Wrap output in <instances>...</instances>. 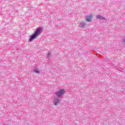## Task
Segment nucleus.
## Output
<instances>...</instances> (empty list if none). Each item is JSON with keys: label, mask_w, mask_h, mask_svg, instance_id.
<instances>
[{"label": "nucleus", "mask_w": 125, "mask_h": 125, "mask_svg": "<svg viewBox=\"0 0 125 125\" xmlns=\"http://www.w3.org/2000/svg\"><path fill=\"white\" fill-rule=\"evenodd\" d=\"M42 33V27H40L37 28L36 30L35 31L34 33L30 36V38L29 40V42H31L35 39H37L40 35H41Z\"/></svg>", "instance_id": "obj_1"}, {"label": "nucleus", "mask_w": 125, "mask_h": 125, "mask_svg": "<svg viewBox=\"0 0 125 125\" xmlns=\"http://www.w3.org/2000/svg\"><path fill=\"white\" fill-rule=\"evenodd\" d=\"M65 94V89H61L59 90L58 92L56 93V95L58 97H61Z\"/></svg>", "instance_id": "obj_2"}, {"label": "nucleus", "mask_w": 125, "mask_h": 125, "mask_svg": "<svg viewBox=\"0 0 125 125\" xmlns=\"http://www.w3.org/2000/svg\"><path fill=\"white\" fill-rule=\"evenodd\" d=\"M93 15L92 14H90L87 15L85 17V20L87 22H91L92 21V18H93Z\"/></svg>", "instance_id": "obj_3"}, {"label": "nucleus", "mask_w": 125, "mask_h": 125, "mask_svg": "<svg viewBox=\"0 0 125 125\" xmlns=\"http://www.w3.org/2000/svg\"><path fill=\"white\" fill-rule=\"evenodd\" d=\"M60 101H61V100H60L59 98H55L53 101V105H54V106L59 105V104H60Z\"/></svg>", "instance_id": "obj_4"}, {"label": "nucleus", "mask_w": 125, "mask_h": 125, "mask_svg": "<svg viewBox=\"0 0 125 125\" xmlns=\"http://www.w3.org/2000/svg\"><path fill=\"white\" fill-rule=\"evenodd\" d=\"M86 26V24H85V22L84 21H81L79 24L80 28H85V27Z\"/></svg>", "instance_id": "obj_5"}, {"label": "nucleus", "mask_w": 125, "mask_h": 125, "mask_svg": "<svg viewBox=\"0 0 125 125\" xmlns=\"http://www.w3.org/2000/svg\"><path fill=\"white\" fill-rule=\"evenodd\" d=\"M97 19H100V20H106V18L102 17L101 15H98L96 16Z\"/></svg>", "instance_id": "obj_6"}, {"label": "nucleus", "mask_w": 125, "mask_h": 125, "mask_svg": "<svg viewBox=\"0 0 125 125\" xmlns=\"http://www.w3.org/2000/svg\"><path fill=\"white\" fill-rule=\"evenodd\" d=\"M33 71L35 72V73H37L38 74H39L40 73V69L39 68H35Z\"/></svg>", "instance_id": "obj_7"}, {"label": "nucleus", "mask_w": 125, "mask_h": 125, "mask_svg": "<svg viewBox=\"0 0 125 125\" xmlns=\"http://www.w3.org/2000/svg\"><path fill=\"white\" fill-rule=\"evenodd\" d=\"M51 57V54L50 53V52H48V58H50Z\"/></svg>", "instance_id": "obj_8"}, {"label": "nucleus", "mask_w": 125, "mask_h": 125, "mask_svg": "<svg viewBox=\"0 0 125 125\" xmlns=\"http://www.w3.org/2000/svg\"><path fill=\"white\" fill-rule=\"evenodd\" d=\"M122 43L123 44H125V38L124 39H122Z\"/></svg>", "instance_id": "obj_9"}]
</instances>
